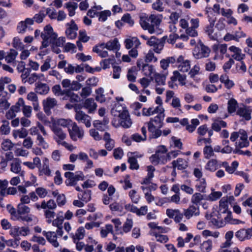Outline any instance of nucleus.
Wrapping results in <instances>:
<instances>
[{"mask_svg": "<svg viewBox=\"0 0 252 252\" xmlns=\"http://www.w3.org/2000/svg\"><path fill=\"white\" fill-rule=\"evenodd\" d=\"M167 150L164 146H161L156 152L155 155L158 158L159 164H165L168 161L166 155Z\"/></svg>", "mask_w": 252, "mask_h": 252, "instance_id": "18", "label": "nucleus"}, {"mask_svg": "<svg viewBox=\"0 0 252 252\" xmlns=\"http://www.w3.org/2000/svg\"><path fill=\"white\" fill-rule=\"evenodd\" d=\"M109 120L107 117H104L102 121L95 120L93 123V126L97 129L100 131L104 130V126L108 124Z\"/></svg>", "mask_w": 252, "mask_h": 252, "instance_id": "33", "label": "nucleus"}, {"mask_svg": "<svg viewBox=\"0 0 252 252\" xmlns=\"http://www.w3.org/2000/svg\"><path fill=\"white\" fill-rule=\"evenodd\" d=\"M65 7L67 9L68 11V15L69 16L72 17L75 14V9L77 8V4L72 2H67L65 4Z\"/></svg>", "mask_w": 252, "mask_h": 252, "instance_id": "54", "label": "nucleus"}, {"mask_svg": "<svg viewBox=\"0 0 252 252\" xmlns=\"http://www.w3.org/2000/svg\"><path fill=\"white\" fill-rule=\"evenodd\" d=\"M44 216L47 219L46 221L48 223H51L53 219L56 215L55 212L53 210H44Z\"/></svg>", "mask_w": 252, "mask_h": 252, "instance_id": "57", "label": "nucleus"}, {"mask_svg": "<svg viewBox=\"0 0 252 252\" xmlns=\"http://www.w3.org/2000/svg\"><path fill=\"white\" fill-rule=\"evenodd\" d=\"M221 162H219L216 159H211L206 164L205 169L210 172H215L221 167Z\"/></svg>", "mask_w": 252, "mask_h": 252, "instance_id": "24", "label": "nucleus"}, {"mask_svg": "<svg viewBox=\"0 0 252 252\" xmlns=\"http://www.w3.org/2000/svg\"><path fill=\"white\" fill-rule=\"evenodd\" d=\"M228 202L226 197H222L220 201L219 210L218 211L219 216H221V214H225L228 209Z\"/></svg>", "mask_w": 252, "mask_h": 252, "instance_id": "36", "label": "nucleus"}, {"mask_svg": "<svg viewBox=\"0 0 252 252\" xmlns=\"http://www.w3.org/2000/svg\"><path fill=\"white\" fill-rule=\"evenodd\" d=\"M214 26L209 25L206 27L205 33L211 39L215 40L217 39V35L216 34L214 33Z\"/></svg>", "mask_w": 252, "mask_h": 252, "instance_id": "56", "label": "nucleus"}, {"mask_svg": "<svg viewBox=\"0 0 252 252\" xmlns=\"http://www.w3.org/2000/svg\"><path fill=\"white\" fill-rule=\"evenodd\" d=\"M125 47L126 49L131 48H138L141 42L139 39L135 36H129L124 41Z\"/></svg>", "mask_w": 252, "mask_h": 252, "instance_id": "11", "label": "nucleus"}, {"mask_svg": "<svg viewBox=\"0 0 252 252\" xmlns=\"http://www.w3.org/2000/svg\"><path fill=\"white\" fill-rule=\"evenodd\" d=\"M124 112H128L126 107L118 102L115 103L111 111V114L113 116L118 117H120L121 114Z\"/></svg>", "mask_w": 252, "mask_h": 252, "instance_id": "15", "label": "nucleus"}, {"mask_svg": "<svg viewBox=\"0 0 252 252\" xmlns=\"http://www.w3.org/2000/svg\"><path fill=\"white\" fill-rule=\"evenodd\" d=\"M210 52V49L207 46L201 43L199 47L195 48L193 55L195 59H200L209 57Z\"/></svg>", "mask_w": 252, "mask_h": 252, "instance_id": "4", "label": "nucleus"}, {"mask_svg": "<svg viewBox=\"0 0 252 252\" xmlns=\"http://www.w3.org/2000/svg\"><path fill=\"white\" fill-rule=\"evenodd\" d=\"M66 178L65 184L67 186H74L77 184L78 181L84 180V175L82 171H76L74 173L66 172L64 173Z\"/></svg>", "mask_w": 252, "mask_h": 252, "instance_id": "2", "label": "nucleus"}, {"mask_svg": "<svg viewBox=\"0 0 252 252\" xmlns=\"http://www.w3.org/2000/svg\"><path fill=\"white\" fill-rule=\"evenodd\" d=\"M111 12L110 10H104L98 12V20L100 22H105L107 19L108 17L110 16Z\"/></svg>", "mask_w": 252, "mask_h": 252, "instance_id": "58", "label": "nucleus"}, {"mask_svg": "<svg viewBox=\"0 0 252 252\" xmlns=\"http://www.w3.org/2000/svg\"><path fill=\"white\" fill-rule=\"evenodd\" d=\"M166 215L170 218H173L176 222L179 223L182 220L184 213L181 212L179 209H167Z\"/></svg>", "mask_w": 252, "mask_h": 252, "instance_id": "12", "label": "nucleus"}, {"mask_svg": "<svg viewBox=\"0 0 252 252\" xmlns=\"http://www.w3.org/2000/svg\"><path fill=\"white\" fill-rule=\"evenodd\" d=\"M24 100L23 98H19L16 104L11 107V112L12 111H14L16 113L19 112L21 110V107H23L24 106Z\"/></svg>", "mask_w": 252, "mask_h": 252, "instance_id": "61", "label": "nucleus"}, {"mask_svg": "<svg viewBox=\"0 0 252 252\" xmlns=\"http://www.w3.org/2000/svg\"><path fill=\"white\" fill-rule=\"evenodd\" d=\"M13 136L15 138H25L28 134V131L26 129L22 128L20 129L14 130L13 132Z\"/></svg>", "mask_w": 252, "mask_h": 252, "instance_id": "40", "label": "nucleus"}, {"mask_svg": "<svg viewBox=\"0 0 252 252\" xmlns=\"http://www.w3.org/2000/svg\"><path fill=\"white\" fill-rule=\"evenodd\" d=\"M163 116L157 115L152 118L147 123L149 131L151 133V136L154 138H157L161 134L160 129L163 126Z\"/></svg>", "mask_w": 252, "mask_h": 252, "instance_id": "1", "label": "nucleus"}, {"mask_svg": "<svg viewBox=\"0 0 252 252\" xmlns=\"http://www.w3.org/2000/svg\"><path fill=\"white\" fill-rule=\"evenodd\" d=\"M2 123V125L0 127V131L1 134L7 135L10 132L9 123L7 121H3Z\"/></svg>", "mask_w": 252, "mask_h": 252, "instance_id": "64", "label": "nucleus"}, {"mask_svg": "<svg viewBox=\"0 0 252 252\" xmlns=\"http://www.w3.org/2000/svg\"><path fill=\"white\" fill-rule=\"evenodd\" d=\"M109 233L112 234L113 233V228L112 225L108 224L105 225L104 227L101 228L100 235L101 237L105 238L107 237L108 234Z\"/></svg>", "mask_w": 252, "mask_h": 252, "instance_id": "45", "label": "nucleus"}, {"mask_svg": "<svg viewBox=\"0 0 252 252\" xmlns=\"http://www.w3.org/2000/svg\"><path fill=\"white\" fill-rule=\"evenodd\" d=\"M104 48V43L99 44L93 47V51L97 53L101 58H106L108 56V52L103 50Z\"/></svg>", "mask_w": 252, "mask_h": 252, "instance_id": "31", "label": "nucleus"}, {"mask_svg": "<svg viewBox=\"0 0 252 252\" xmlns=\"http://www.w3.org/2000/svg\"><path fill=\"white\" fill-rule=\"evenodd\" d=\"M96 94L95 99L100 103H103L106 101V98L103 94L104 90L102 88H99L95 90Z\"/></svg>", "mask_w": 252, "mask_h": 252, "instance_id": "43", "label": "nucleus"}, {"mask_svg": "<svg viewBox=\"0 0 252 252\" xmlns=\"http://www.w3.org/2000/svg\"><path fill=\"white\" fill-rule=\"evenodd\" d=\"M237 107L238 103L235 99L231 98L228 100L227 103V110L229 113H234Z\"/></svg>", "mask_w": 252, "mask_h": 252, "instance_id": "42", "label": "nucleus"}, {"mask_svg": "<svg viewBox=\"0 0 252 252\" xmlns=\"http://www.w3.org/2000/svg\"><path fill=\"white\" fill-rule=\"evenodd\" d=\"M129 153L128 154V162L130 164L129 168L131 169H135L137 170L139 167V164L137 163V160L135 157H131V156L129 155Z\"/></svg>", "mask_w": 252, "mask_h": 252, "instance_id": "59", "label": "nucleus"}, {"mask_svg": "<svg viewBox=\"0 0 252 252\" xmlns=\"http://www.w3.org/2000/svg\"><path fill=\"white\" fill-rule=\"evenodd\" d=\"M33 20L32 19L27 18L24 21L20 22L17 26V31L20 33H25L31 26L33 25Z\"/></svg>", "mask_w": 252, "mask_h": 252, "instance_id": "19", "label": "nucleus"}, {"mask_svg": "<svg viewBox=\"0 0 252 252\" xmlns=\"http://www.w3.org/2000/svg\"><path fill=\"white\" fill-rule=\"evenodd\" d=\"M53 125H56L57 126H61L63 127H67L68 128L70 126H72V121L69 119H57L54 124Z\"/></svg>", "mask_w": 252, "mask_h": 252, "instance_id": "37", "label": "nucleus"}, {"mask_svg": "<svg viewBox=\"0 0 252 252\" xmlns=\"http://www.w3.org/2000/svg\"><path fill=\"white\" fill-rule=\"evenodd\" d=\"M201 250L203 252H210L212 249V242L208 240L202 243L200 246Z\"/></svg>", "mask_w": 252, "mask_h": 252, "instance_id": "55", "label": "nucleus"}, {"mask_svg": "<svg viewBox=\"0 0 252 252\" xmlns=\"http://www.w3.org/2000/svg\"><path fill=\"white\" fill-rule=\"evenodd\" d=\"M18 54V52L16 50L11 49L7 55H5V60L7 63H14L15 61V59Z\"/></svg>", "mask_w": 252, "mask_h": 252, "instance_id": "41", "label": "nucleus"}, {"mask_svg": "<svg viewBox=\"0 0 252 252\" xmlns=\"http://www.w3.org/2000/svg\"><path fill=\"white\" fill-rule=\"evenodd\" d=\"M85 228L83 227H79L76 231L75 235L73 237L74 242H76L77 240L79 241L83 239L85 236Z\"/></svg>", "mask_w": 252, "mask_h": 252, "instance_id": "48", "label": "nucleus"}, {"mask_svg": "<svg viewBox=\"0 0 252 252\" xmlns=\"http://www.w3.org/2000/svg\"><path fill=\"white\" fill-rule=\"evenodd\" d=\"M207 219L210 220L212 224L218 228H220L225 225V222L223 221L221 216L216 219L213 215H206Z\"/></svg>", "mask_w": 252, "mask_h": 252, "instance_id": "26", "label": "nucleus"}, {"mask_svg": "<svg viewBox=\"0 0 252 252\" xmlns=\"http://www.w3.org/2000/svg\"><path fill=\"white\" fill-rule=\"evenodd\" d=\"M128 195L130 198L131 201L135 204L138 203L140 200V196L137 194V191L135 189H132L129 191Z\"/></svg>", "mask_w": 252, "mask_h": 252, "instance_id": "63", "label": "nucleus"}, {"mask_svg": "<svg viewBox=\"0 0 252 252\" xmlns=\"http://www.w3.org/2000/svg\"><path fill=\"white\" fill-rule=\"evenodd\" d=\"M204 195L200 193L196 192L193 194L191 198V202L195 205H199L200 202L204 199Z\"/></svg>", "mask_w": 252, "mask_h": 252, "instance_id": "44", "label": "nucleus"}, {"mask_svg": "<svg viewBox=\"0 0 252 252\" xmlns=\"http://www.w3.org/2000/svg\"><path fill=\"white\" fill-rule=\"evenodd\" d=\"M75 118L79 123L85 124L87 127H90L91 126L92 118L84 112H77Z\"/></svg>", "mask_w": 252, "mask_h": 252, "instance_id": "9", "label": "nucleus"}, {"mask_svg": "<svg viewBox=\"0 0 252 252\" xmlns=\"http://www.w3.org/2000/svg\"><path fill=\"white\" fill-rule=\"evenodd\" d=\"M50 88L46 83L38 82L35 84V91L40 94H46L48 93Z\"/></svg>", "mask_w": 252, "mask_h": 252, "instance_id": "27", "label": "nucleus"}, {"mask_svg": "<svg viewBox=\"0 0 252 252\" xmlns=\"http://www.w3.org/2000/svg\"><path fill=\"white\" fill-rule=\"evenodd\" d=\"M140 24L144 30H148L150 33H155V30L148 17H141L140 18Z\"/></svg>", "mask_w": 252, "mask_h": 252, "instance_id": "25", "label": "nucleus"}, {"mask_svg": "<svg viewBox=\"0 0 252 252\" xmlns=\"http://www.w3.org/2000/svg\"><path fill=\"white\" fill-rule=\"evenodd\" d=\"M206 187V183L204 179L202 178L196 181L195 188L198 191L205 192Z\"/></svg>", "mask_w": 252, "mask_h": 252, "instance_id": "47", "label": "nucleus"}, {"mask_svg": "<svg viewBox=\"0 0 252 252\" xmlns=\"http://www.w3.org/2000/svg\"><path fill=\"white\" fill-rule=\"evenodd\" d=\"M175 62V57H168L160 61V67L163 69L165 70L168 68L170 63L174 64Z\"/></svg>", "mask_w": 252, "mask_h": 252, "instance_id": "38", "label": "nucleus"}, {"mask_svg": "<svg viewBox=\"0 0 252 252\" xmlns=\"http://www.w3.org/2000/svg\"><path fill=\"white\" fill-rule=\"evenodd\" d=\"M66 27L67 28L65 33L66 37L70 39H75L77 36L78 28L74 21L71 20L69 23H66Z\"/></svg>", "mask_w": 252, "mask_h": 252, "instance_id": "7", "label": "nucleus"}, {"mask_svg": "<svg viewBox=\"0 0 252 252\" xmlns=\"http://www.w3.org/2000/svg\"><path fill=\"white\" fill-rule=\"evenodd\" d=\"M14 144L11 140L6 139H4L1 143V148L5 151L11 150L13 148Z\"/></svg>", "mask_w": 252, "mask_h": 252, "instance_id": "62", "label": "nucleus"}, {"mask_svg": "<svg viewBox=\"0 0 252 252\" xmlns=\"http://www.w3.org/2000/svg\"><path fill=\"white\" fill-rule=\"evenodd\" d=\"M91 192L90 190H87L85 191L83 193H79L78 194V198L85 203L88 202L91 200Z\"/></svg>", "mask_w": 252, "mask_h": 252, "instance_id": "49", "label": "nucleus"}, {"mask_svg": "<svg viewBox=\"0 0 252 252\" xmlns=\"http://www.w3.org/2000/svg\"><path fill=\"white\" fill-rule=\"evenodd\" d=\"M148 17V19L150 20V22L151 23V24L154 28V29L155 30V32H157L158 29V26L160 24V23L162 21V15L151 14Z\"/></svg>", "mask_w": 252, "mask_h": 252, "instance_id": "23", "label": "nucleus"}, {"mask_svg": "<svg viewBox=\"0 0 252 252\" xmlns=\"http://www.w3.org/2000/svg\"><path fill=\"white\" fill-rule=\"evenodd\" d=\"M173 169H176L177 168L179 170L186 169L188 167L187 161L182 158H178L176 160H173L172 162Z\"/></svg>", "mask_w": 252, "mask_h": 252, "instance_id": "29", "label": "nucleus"}, {"mask_svg": "<svg viewBox=\"0 0 252 252\" xmlns=\"http://www.w3.org/2000/svg\"><path fill=\"white\" fill-rule=\"evenodd\" d=\"M155 170V167L152 165L147 167L148 174L144 179L143 181L141 183L142 184L148 185L151 183V180L154 176V172Z\"/></svg>", "mask_w": 252, "mask_h": 252, "instance_id": "35", "label": "nucleus"}, {"mask_svg": "<svg viewBox=\"0 0 252 252\" xmlns=\"http://www.w3.org/2000/svg\"><path fill=\"white\" fill-rule=\"evenodd\" d=\"M175 66L178 67L179 71L186 72L190 68V63L189 60H186L182 56L177 58L175 57Z\"/></svg>", "mask_w": 252, "mask_h": 252, "instance_id": "6", "label": "nucleus"}, {"mask_svg": "<svg viewBox=\"0 0 252 252\" xmlns=\"http://www.w3.org/2000/svg\"><path fill=\"white\" fill-rule=\"evenodd\" d=\"M104 47L110 51H118L120 49V44L118 39L114 38L104 43Z\"/></svg>", "mask_w": 252, "mask_h": 252, "instance_id": "32", "label": "nucleus"}, {"mask_svg": "<svg viewBox=\"0 0 252 252\" xmlns=\"http://www.w3.org/2000/svg\"><path fill=\"white\" fill-rule=\"evenodd\" d=\"M43 207L44 210H54L56 209L57 206L56 202L53 199H49L48 201L43 200Z\"/></svg>", "mask_w": 252, "mask_h": 252, "instance_id": "46", "label": "nucleus"}, {"mask_svg": "<svg viewBox=\"0 0 252 252\" xmlns=\"http://www.w3.org/2000/svg\"><path fill=\"white\" fill-rule=\"evenodd\" d=\"M119 118V120L118 121L115 119L112 121V125L114 127L117 128L122 126L125 128H128L131 126L132 123L128 112H124Z\"/></svg>", "mask_w": 252, "mask_h": 252, "instance_id": "3", "label": "nucleus"}, {"mask_svg": "<svg viewBox=\"0 0 252 252\" xmlns=\"http://www.w3.org/2000/svg\"><path fill=\"white\" fill-rule=\"evenodd\" d=\"M97 104L93 98H89L85 100L83 103L82 107L88 110V113L92 114L94 113L97 108Z\"/></svg>", "mask_w": 252, "mask_h": 252, "instance_id": "16", "label": "nucleus"}, {"mask_svg": "<svg viewBox=\"0 0 252 252\" xmlns=\"http://www.w3.org/2000/svg\"><path fill=\"white\" fill-rule=\"evenodd\" d=\"M236 113L238 115L246 121H249L252 119V108L250 106L243 105L240 107L238 108Z\"/></svg>", "mask_w": 252, "mask_h": 252, "instance_id": "10", "label": "nucleus"}, {"mask_svg": "<svg viewBox=\"0 0 252 252\" xmlns=\"http://www.w3.org/2000/svg\"><path fill=\"white\" fill-rule=\"evenodd\" d=\"M199 215V207L193 205L189 206L188 209H184V215L187 219H189L193 216H197Z\"/></svg>", "mask_w": 252, "mask_h": 252, "instance_id": "21", "label": "nucleus"}, {"mask_svg": "<svg viewBox=\"0 0 252 252\" xmlns=\"http://www.w3.org/2000/svg\"><path fill=\"white\" fill-rule=\"evenodd\" d=\"M68 130L71 139L74 141L82 139L84 135V130L80 128L75 123L72 124L71 128H68Z\"/></svg>", "mask_w": 252, "mask_h": 252, "instance_id": "5", "label": "nucleus"}, {"mask_svg": "<svg viewBox=\"0 0 252 252\" xmlns=\"http://www.w3.org/2000/svg\"><path fill=\"white\" fill-rule=\"evenodd\" d=\"M42 165L38 168L40 175H45L48 177L52 176V171L49 167V159L44 158L42 160Z\"/></svg>", "mask_w": 252, "mask_h": 252, "instance_id": "17", "label": "nucleus"}, {"mask_svg": "<svg viewBox=\"0 0 252 252\" xmlns=\"http://www.w3.org/2000/svg\"><path fill=\"white\" fill-rule=\"evenodd\" d=\"M10 171L15 174H19L22 176L24 172L22 171L20 162L16 159L10 164Z\"/></svg>", "mask_w": 252, "mask_h": 252, "instance_id": "34", "label": "nucleus"}, {"mask_svg": "<svg viewBox=\"0 0 252 252\" xmlns=\"http://www.w3.org/2000/svg\"><path fill=\"white\" fill-rule=\"evenodd\" d=\"M203 154L206 159H209L215 155L214 150L211 145H206L203 149Z\"/></svg>", "mask_w": 252, "mask_h": 252, "instance_id": "50", "label": "nucleus"}, {"mask_svg": "<svg viewBox=\"0 0 252 252\" xmlns=\"http://www.w3.org/2000/svg\"><path fill=\"white\" fill-rule=\"evenodd\" d=\"M9 96L7 92H0V107L3 109H7L10 106L8 102Z\"/></svg>", "mask_w": 252, "mask_h": 252, "instance_id": "28", "label": "nucleus"}, {"mask_svg": "<svg viewBox=\"0 0 252 252\" xmlns=\"http://www.w3.org/2000/svg\"><path fill=\"white\" fill-rule=\"evenodd\" d=\"M142 70L146 76H151L155 72L153 66L148 64H143Z\"/></svg>", "mask_w": 252, "mask_h": 252, "instance_id": "53", "label": "nucleus"}, {"mask_svg": "<svg viewBox=\"0 0 252 252\" xmlns=\"http://www.w3.org/2000/svg\"><path fill=\"white\" fill-rule=\"evenodd\" d=\"M30 208L23 204V203H20L17 206V214L18 215H25L30 212Z\"/></svg>", "mask_w": 252, "mask_h": 252, "instance_id": "52", "label": "nucleus"}, {"mask_svg": "<svg viewBox=\"0 0 252 252\" xmlns=\"http://www.w3.org/2000/svg\"><path fill=\"white\" fill-rule=\"evenodd\" d=\"M41 36L43 39L46 38H56L57 34L53 32L52 27L48 25L44 27L43 32H41Z\"/></svg>", "mask_w": 252, "mask_h": 252, "instance_id": "22", "label": "nucleus"}, {"mask_svg": "<svg viewBox=\"0 0 252 252\" xmlns=\"http://www.w3.org/2000/svg\"><path fill=\"white\" fill-rule=\"evenodd\" d=\"M57 102L58 101L56 99L50 97H48L46 99L43 100V106L44 112L46 114H49L50 110L57 105Z\"/></svg>", "mask_w": 252, "mask_h": 252, "instance_id": "13", "label": "nucleus"}, {"mask_svg": "<svg viewBox=\"0 0 252 252\" xmlns=\"http://www.w3.org/2000/svg\"><path fill=\"white\" fill-rule=\"evenodd\" d=\"M28 100L32 102V105L34 111H37L39 109L38 99L36 94L32 92L29 93L27 97Z\"/></svg>", "mask_w": 252, "mask_h": 252, "instance_id": "30", "label": "nucleus"}, {"mask_svg": "<svg viewBox=\"0 0 252 252\" xmlns=\"http://www.w3.org/2000/svg\"><path fill=\"white\" fill-rule=\"evenodd\" d=\"M236 237L240 241H244L252 237V227L248 229H241L236 233Z\"/></svg>", "mask_w": 252, "mask_h": 252, "instance_id": "14", "label": "nucleus"}, {"mask_svg": "<svg viewBox=\"0 0 252 252\" xmlns=\"http://www.w3.org/2000/svg\"><path fill=\"white\" fill-rule=\"evenodd\" d=\"M51 128L55 134V140L59 145L61 144L62 142H64L63 140L66 137L65 132L60 127L56 125H53Z\"/></svg>", "mask_w": 252, "mask_h": 252, "instance_id": "8", "label": "nucleus"}, {"mask_svg": "<svg viewBox=\"0 0 252 252\" xmlns=\"http://www.w3.org/2000/svg\"><path fill=\"white\" fill-rule=\"evenodd\" d=\"M226 126V122L219 119L214 120L212 124V129L217 132L220 131L221 127H225Z\"/></svg>", "mask_w": 252, "mask_h": 252, "instance_id": "39", "label": "nucleus"}, {"mask_svg": "<svg viewBox=\"0 0 252 252\" xmlns=\"http://www.w3.org/2000/svg\"><path fill=\"white\" fill-rule=\"evenodd\" d=\"M164 43V41L162 39H160L157 41L156 43L154 44V45L152 46L153 47V50L154 52L158 54L160 53L163 48Z\"/></svg>", "mask_w": 252, "mask_h": 252, "instance_id": "51", "label": "nucleus"}, {"mask_svg": "<svg viewBox=\"0 0 252 252\" xmlns=\"http://www.w3.org/2000/svg\"><path fill=\"white\" fill-rule=\"evenodd\" d=\"M42 234L54 247L57 248L59 246V243L57 240V235L55 232L43 231Z\"/></svg>", "mask_w": 252, "mask_h": 252, "instance_id": "20", "label": "nucleus"}, {"mask_svg": "<svg viewBox=\"0 0 252 252\" xmlns=\"http://www.w3.org/2000/svg\"><path fill=\"white\" fill-rule=\"evenodd\" d=\"M171 106L175 109L176 110H177L179 111H180L181 113V100L179 98L177 97H173V98L172 100V101L170 103Z\"/></svg>", "mask_w": 252, "mask_h": 252, "instance_id": "60", "label": "nucleus"}]
</instances>
